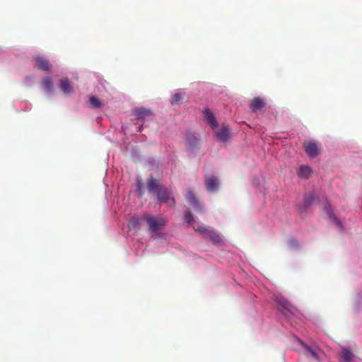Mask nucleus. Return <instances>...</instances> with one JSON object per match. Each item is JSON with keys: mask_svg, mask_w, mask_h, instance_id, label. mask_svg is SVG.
Segmentation results:
<instances>
[{"mask_svg": "<svg viewBox=\"0 0 362 362\" xmlns=\"http://www.w3.org/2000/svg\"><path fill=\"white\" fill-rule=\"evenodd\" d=\"M142 218L148 225V230L151 232H156L162 229L166 224V220L162 216L154 217L148 214H144Z\"/></svg>", "mask_w": 362, "mask_h": 362, "instance_id": "nucleus-2", "label": "nucleus"}, {"mask_svg": "<svg viewBox=\"0 0 362 362\" xmlns=\"http://www.w3.org/2000/svg\"><path fill=\"white\" fill-rule=\"evenodd\" d=\"M35 61L34 68L40 69L42 71H49L51 67L52 64L49 62V60L44 56H36L33 58Z\"/></svg>", "mask_w": 362, "mask_h": 362, "instance_id": "nucleus-7", "label": "nucleus"}, {"mask_svg": "<svg viewBox=\"0 0 362 362\" xmlns=\"http://www.w3.org/2000/svg\"><path fill=\"white\" fill-rule=\"evenodd\" d=\"M313 197L312 195L306 196L305 197V206H308L311 202H313Z\"/></svg>", "mask_w": 362, "mask_h": 362, "instance_id": "nucleus-23", "label": "nucleus"}, {"mask_svg": "<svg viewBox=\"0 0 362 362\" xmlns=\"http://www.w3.org/2000/svg\"><path fill=\"white\" fill-rule=\"evenodd\" d=\"M90 103L94 108H100L103 105L101 101L95 96L90 98Z\"/></svg>", "mask_w": 362, "mask_h": 362, "instance_id": "nucleus-20", "label": "nucleus"}, {"mask_svg": "<svg viewBox=\"0 0 362 362\" xmlns=\"http://www.w3.org/2000/svg\"><path fill=\"white\" fill-rule=\"evenodd\" d=\"M203 113L205 122L210 125L212 129H215L217 127V121L213 112L209 108H205Z\"/></svg>", "mask_w": 362, "mask_h": 362, "instance_id": "nucleus-9", "label": "nucleus"}, {"mask_svg": "<svg viewBox=\"0 0 362 362\" xmlns=\"http://www.w3.org/2000/svg\"><path fill=\"white\" fill-rule=\"evenodd\" d=\"M353 354L347 348H343L341 352V362H351Z\"/></svg>", "mask_w": 362, "mask_h": 362, "instance_id": "nucleus-15", "label": "nucleus"}, {"mask_svg": "<svg viewBox=\"0 0 362 362\" xmlns=\"http://www.w3.org/2000/svg\"><path fill=\"white\" fill-rule=\"evenodd\" d=\"M184 220L186 223L189 224H192L194 221L193 216L190 212H186L184 214Z\"/></svg>", "mask_w": 362, "mask_h": 362, "instance_id": "nucleus-22", "label": "nucleus"}, {"mask_svg": "<svg viewBox=\"0 0 362 362\" xmlns=\"http://www.w3.org/2000/svg\"><path fill=\"white\" fill-rule=\"evenodd\" d=\"M187 140H188V142L190 143L191 144H196L197 139L194 136H192V135L189 136L187 138Z\"/></svg>", "mask_w": 362, "mask_h": 362, "instance_id": "nucleus-24", "label": "nucleus"}, {"mask_svg": "<svg viewBox=\"0 0 362 362\" xmlns=\"http://www.w3.org/2000/svg\"><path fill=\"white\" fill-rule=\"evenodd\" d=\"M230 134V128L225 124H223L222 127L216 132V138L223 142H226L229 139Z\"/></svg>", "mask_w": 362, "mask_h": 362, "instance_id": "nucleus-10", "label": "nucleus"}, {"mask_svg": "<svg viewBox=\"0 0 362 362\" xmlns=\"http://www.w3.org/2000/svg\"><path fill=\"white\" fill-rule=\"evenodd\" d=\"M147 189L150 194H156L158 203L162 204L168 203L169 206H174L176 201L171 197V192L160 184V181L153 177L147 180Z\"/></svg>", "mask_w": 362, "mask_h": 362, "instance_id": "nucleus-1", "label": "nucleus"}, {"mask_svg": "<svg viewBox=\"0 0 362 362\" xmlns=\"http://www.w3.org/2000/svg\"><path fill=\"white\" fill-rule=\"evenodd\" d=\"M275 300L279 305V310L286 318L291 319L297 312L296 308L283 297L278 296Z\"/></svg>", "mask_w": 362, "mask_h": 362, "instance_id": "nucleus-3", "label": "nucleus"}, {"mask_svg": "<svg viewBox=\"0 0 362 362\" xmlns=\"http://www.w3.org/2000/svg\"><path fill=\"white\" fill-rule=\"evenodd\" d=\"M139 226V221L137 218L132 217L128 223V228L129 229H134Z\"/></svg>", "mask_w": 362, "mask_h": 362, "instance_id": "nucleus-21", "label": "nucleus"}, {"mask_svg": "<svg viewBox=\"0 0 362 362\" xmlns=\"http://www.w3.org/2000/svg\"><path fill=\"white\" fill-rule=\"evenodd\" d=\"M303 148L309 157L315 158L320 153L321 145L315 141H305L303 143Z\"/></svg>", "mask_w": 362, "mask_h": 362, "instance_id": "nucleus-4", "label": "nucleus"}, {"mask_svg": "<svg viewBox=\"0 0 362 362\" xmlns=\"http://www.w3.org/2000/svg\"><path fill=\"white\" fill-rule=\"evenodd\" d=\"M60 88L65 94H69L74 92V88L67 78H63L60 80Z\"/></svg>", "mask_w": 362, "mask_h": 362, "instance_id": "nucleus-14", "label": "nucleus"}, {"mask_svg": "<svg viewBox=\"0 0 362 362\" xmlns=\"http://www.w3.org/2000/svg\"><path fill=\"white\" fill-rule=\"evenodd\" d=\"M297 174L300 179H308L312 174V169L308 165H303L297 170Z\"/></svg>", "mask_w": 362, "mask_h": 362, "instance_id": "nucleus-12", "label": "nucleus"}, {"mask_svg": "<svg viewBox=\"0 0 362 362\" xmlns=\"http://www.w3.org/2000/svg\"><path fill=\"white\" fill-rule=\"evenodd\" d=\"M183 95L181 93H175L170 100V103L173 105H180L183 101Z\"/></svg>", "mask_w": 362, "mask_h": 362, "instance_id": "nucleus-17", "label": "nucleus"}, {"mask_svg": "<svg viewBox=\"0 0 362 362\" xmlns=\"http://www.w3.org/2000/svg\"><path fill=\"white\" fill-rule=\"evenodd\" d=\"M326 209L328 211L329 218L333 221H334V223L339 226L341 230H343V226L341 222L336 217L334 214L331 211L330 206H327Z\"/></svg>", "mask_w": 362, "mask_h": 362, "instance_id": "nucleus-16", "label": "nucleus"}, {"mask_svg": "<svg viewBox=\"0 0 362 362\" xmlns=\"http://www.w3.org/2000/svg\"><path fill=\"white\" fill-rule=\"evenodd\" d=\"M266 100L259 96L255 97L249 103V107L252 112H257L258 111H265Z\"/></svg>", "mask_w": 362, "mask_h": 362, "instance_id": "nucleus-5", "label": "nucleus"}, {"mask_svg": "<svg viewBox=\"0 0 362 362\" xmlns=\"http://www.w3.org/2000/svg\"><path fill=\"white\" fill-rule=\"evenodd\" d=\"M197 230L200 233L206 234L214 244L218 245L222 241L221 236L214 230H210L204 227H199Z\"/></svg>", "mask_w": 362, "mask_h": 362, "instance_id": "nucleus-8", "label": "nucleus"}, {"mask_svg": "<svg viewBox=\"0 0 362 362\" xmlns=\"http://www.w3.org/2000/svg\"><path fill=\"white\" fill-rule=\"evenodd\" d=\"M139 195H140V196H141V195H142V190L141 189V188H140V187H139Z\"/></svg>", "mask_w": 362, "mask_h": 362, "instance_id": "nucleus-25", "label": "nucleus"}, {"mask_svg": "<svg viewBox=\"0 0 362 362\" xmlns=\"http://www.w3.org/2000/svg\"><path fill=\"white\" fill-rule=\"evenodd\" d=\"M185 198L187 202L191 204L195 209L199 211H202V207L192 191H188Z\"/></svg>", "mask_w": 362, "mask_h": 362, "instance_id": "nucleus-11", "label": "nucleus"}, {"mask_svg": "<svg viewBox=\"0 0 362 362\" xmlns=\"http://www.w3.org/2000/svg\"><path fill=\"white\" fill-rule=\"evenodd\" d=\"M42 84L47 91L51 92L53 89V82L50 77H46L42 80Z\"/></svg>", "mask_w": 362, "mask_h": 362, "instance_id": "nucleus-18", "label": "nucleus"}, {"mask_svg": "<svg viewBox=\"0 0 362 362\" xmlns=\"http://www.w3.org/2000/svg\"><path fill=\"white\" fill-rule=\"evenodd\" d=\"M300 344L313 358L317 361L320 360V356L322 354L320 350L318 349H313L301 340L300 341Z\"/></svg>", "mask_w": 362, "mask_h": 362, "instance_id": "nucleus-13", "label": "nucleus"}, {"mask_svg": "<svg viewBox=\"0 0 362 362\" xmlns=\"http://www.w3.org/2000/svg\"><path fill=\"white\" fill-rule=\"evenodd\" d=\"M204 185L208 192L212 193L217 191L220 187V182L215 175H209L205 177Z\"/></svg>", "mask_w": 362, "mask_h": 362, "instance_id": "nucleus-6", "label": "nucleus"}, {"mask_svg": "<svg viewBox=\"0 0 362 362\" xmlns=\"http://www.w3.org/2000/svg\"><path fill=\"white\" fill-rule=\"evenodd\" d=\"M134 113L137 118H140L144 115H151V111L144 107H138L134 110Z\"/></svg>", "mask_w": 362, "mask_h": 362, "instance_id": "nucleus-19", "label": "nucleus"}]
</instances>
